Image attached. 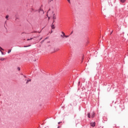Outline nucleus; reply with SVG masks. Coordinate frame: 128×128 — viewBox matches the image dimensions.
Masks as SVG:
<instances>
[{"label": "nucleus", "mask_w": 128, "mask_h": 128, "mask_svg": "<svg viewBox=\"0 0 128 128\" xmlns=\"http://www.w3.org/2000/svg\"><path fill=\"white\" fill-rule=\"evenodd\" d=\"M90 126H92V128H94L96 126V122H92L90 123Z\"/></svg>", "instance_id": "nucleus-1"}, {"label": "nucleus", "mask_w": 128, "mask_h": 128, "mask_svg": "<svg viewBox=\"0 0 128 128\" xmlns=\"http://www.w3.org/2000/svg\"><path fill=\"white\" fill-rule=\"evenodd\" d=\"M51 28H52L53 30L56 28V27L54 26V23H52V24L51 26Z\"/></svg>", "instance_id": "nucleus-2"}, {"label": "nucleus", "mask_w": 128, "mask_h": 128, "mask_svg": "<svg viewBox=\"0 0 128 128\" xmlns=\"http://www.w3.org/2000/svg\"><path fill=\"white\" fill-rule=\"evenodd\" d=\"M62 35H61V36H62V38H64V36H66V34H64V32H62Z\"/></svg>", "instance_id": "nucleus-3"}, {"label": "nucleus", "mask_w": 128, "mask_h": 128, "mask_svg": "<svg viewBox=\"0 0 128 128\" xmlns=\"http://www.w3.org/2000/svg\"><path fill=\"white\" fill-rule=\"evenodd\" d=\"M26 80V84H28L29 82H31L32 81V80L30 79V80Z\"/></svg>", "instance_id": "nucleus-4"}, {"label": "nucleus", "mask_w": 128, "mask_h": 128, "mask_svg": "<svg viewBox=\"0 0 128 128\" xmlns=\"http://www.w3.org/2000/svg\"><path fill=\"white\" fill-rule=\"evenodd\" d=\"M126 0H120V2H122V4H124V2H126Z\"/></svg>", "instance_id": "nucleus-5"}, {"label": "nucleus", "mask_w": 128, "mask_h": 128, "mask_svg": "<svg viewBox=\"0 0 128 128\" xmlns=\"http://www.w3.org/2000/svg\"><path fill=\"white\" fill-rule=\"evenodd\" d=\"M92 118H94V112H93L92 114Z\"/></svg>", "instance_id": "nucleus-6"}, {"label": "nucleus", "mask_w": 128, "mask_h": 128, "mask_svg": "<svg viewBox=\"0 0 128 128\" xmlns=\"http://www.w3.org/2000/svg\"><path fill=\"white\" fill-rule=\"evenodd\" d=\"M87 116H88V118H90V113H88Z\"/></svg>", "instance_id": "nucleus-7"}, {"label": "nucleus", "mask_w": 128, "mask_h": 128, "mask_svg": "<svg viewBox=\"0 0 128 128\" xmlns=\"http://www.w3.org/2000/svg\"><path fill=\"white\" fill-rule=\"evenodd\" d=\"M54 14H53L54 16L52 18L53 20H54L56 19V16H54Z\"/></svg>", "instance_id": "nucleus-8"}, {"label": "nucleus", "mask_w": 128, "mask_h": 128, "mask_svg": "<svg viewBox=\"0 0 128 128\" xmlns=\"http://www.w3.org/2000/svg\"><path fill=\"white\" fill-rule=\"evenodd\" d=\"M40 12H42V14H44V10L40 8Z\"/></svg>", "instance_id": "nucleus-9"}, {"label": "nucleus", "mask_w": 128, "mask_h": 128, "mask_svg": "<svg viewBox=\"0 0 128 128\" xmlns=\"http://www.w3.org/2000/svg\"><path fill=\"white\" fill-rule=\"evenodd\" d=\"M4 60H6V58H0V60H2V62H4Z\"/></svg>", "instance_id": "nucleus-10"}, {"label": "nucleus", "mask_w": 128, "mask_h": 128, "mask_svg": "<svg viewBox=\"0 0 128 128\" xmlns=\"http://www.w3.org/2000/svg\"><path fill=\"white\" fill-rule=\"evenodd\" d=\"M0 52H1L2 54V56H4V52H2V50H0Z\"/></svg>", "instance_id": "nucleus-11"}, {"label": "nucleus", "mask_w": 128, "mask_h": 128, "mask_svg": "<svg viewBox=\"0 0 128 128\" xmlns=\"http://www.w3.org/2000/svg\"><path fill=\"white\" fill-rule=\"evenodd\" d=\"M12 52V50H10L8 52V54H10V52Z\"/></svg>", "instance_id": "nucleus-12"}, {"label": "nucleus", "mask_w": 128, "mask_h": 128, "mask_svg": "<svg viewBox=\"0 0 128 128\" xmlns=\"http://www.w3.org/2000/svg\"><path fill=\"white\" fill-rule=\"evenodd\" d=\"M64 36V38H69L70 36L65 35Z\"/></svg>", "instance_id": "nucleus-13"}, {"label": "nucleus", "mask_w": 128, "mask_h": 128, "mask_svg": "<svg viewBox=\"0 0 128 128\" xmlns=\"http://www.w3.org/2000/svg\"><path fill=\"white\" fill-rule=\"evenodd\" d=\"M17 70H20V67H18V68H17Z\"/></svg>", "instance_id": "nucleus-14"}, {"label": "nucleus", "mask_w": 128, "mask_h": 128, "mask_svg": "<svg viewBox=\"0 0 128 128\" xmlns=\"http://www.w3.org/2000/svg\"><path fill=\"white\" fill-rule=\"evenodd\" d=\"M6 19L8 18V15H7V16H6Z\"/></svg>", "instance_id": "nucleus-15"}, {"label": "nucleus", "mask_w": 128, "mask_h": 128, "mask_svg": "<svg viewBox=\"0 0 128 128\" xmlns=\"http://www.w3.org/2000/svg\"><path fill=\"white\" fill-rule=\"evenodd\" d=\"M33 38H28L27 39V40H32Z\"/></svg>", "instance_id": "nucleus-16"}, {"label": "nucleus", "mask_w": 128, "mask_h": 128, "mask_svg": "<svg viewBox=\"0 0 128 128\" xmlns=\"http://www.w3.org/2000/svg\"><path fill=\"white\" fill-rule=\"evenodd\" d=\"M45 40H42L40 42L41 44H42L44 42Z\"/></svg>", "instance_id": "nucleus-17"}, {"label": "nucleus", "mask_w": 128, "mask_h": 128, "mask_svg": "<svg viewBox=\"0 0 128 128\" xmlns=\"http://www.w3.org/2000/svg\"><path fill=\"white\" fill-rule=\"evenodd\" d=\"M28 46H30V45H29V46H24V48H28Z\"/></svg>", "instance_id": "nucleus-18"}, {"label": "nucleus", "mask_w": 128, "mask_h": 128, "mask_svg": "<svg viewBox=\"0 0 128 128\" xmlns=\"http://www.w3.org/2000/svg\"><path fill=\"white\" fill-rule=\"evenodd\" d=\"M68 2H69V4H70V0H68Z\"/></svg>", "instance_id": "nucleus-19"}, {"label": "nucleus", "mask_w": 128, "mask_h": 128, "mask_svg": "<svg viewBox=\"0 0 128 128\" xmlns=\"http://www.w3.org/2000/svg\"><path fill=\"white\" fill-rule=\"evenodd\" d=\"M0 50H4V49L2 48V47L0 46Z\"/></svg>", "instance_id": "nucleus-20"}, {"label": "nucleus", "mask_w": 128, "mask_h": 128, "mask_svg": "<svg viewBox=\"0 0 128 128\" xmlns=\"http://www.w3.org/2000/svg\"><path fill=\"white\" fill-rule=\"evenodd\" d=\"M53 0H49V2H52Z\"/></svg>", "instance_id": "nucleus-21"}, {"label": "nucleus", "mask_w": 128, "mask_h": 128, "mask_svg": "<svg viewBox=\"0 0 128 128\" xmlns=\"http://www.w3.org/2000/svg\"><path fill=\"white\" fill-rule=\"evenodd\" d=\"M48 37H46V38H45V39H44V40H48Z\"/></svg>", "instance_id": "nucleus-22"}, {"label": "nucleus", "mask_w": 128, "mask_h": 128, "mask_svg": "<svg viewBox=\"0 0 128 128\" xmlns=\"http://www.w3.org/2000/svg\"><path fill=\"white\" fill-rule=\"evenodd\" d=\"M58 48L56 49V50H55V52H58Z\"/></svg>", "instance_id": "nucleus-23"}, {"label": "nucleus", "mask_w": 128, "mask_h": 128, "mask_svg": "<svg viewBox=\"0 0 128 128\" xmlns=\"http://www.w3.org/2000/svg\"><path fill=\"white\" fill-rule=\"evenodd\" d=\"M54 20H53V22H52V24H54Z\"/></svg>", "instance_id": "nucleus-24"}, {"label": "nucleus", "mask_w": 128, "mask_h": 128, "mask_svg": "<svg viewBox=\"0 0 128 128\" xmlns=\"http://www.w3.org/2000/svg\"><path fill=\"white\" fill-rule=\"evenodd\" d=\"M60 122H58V124H60Z\"/></svg>", "instance_id": "nucleus-25"}, {"label": "nucleus", "mask_w": 128, "mask_h": 128, "mask_svg": "<svg viewBox=\"0 0 128 128\" xmlns=\"http://www.w3.org/2000/svg\"><path fill=\"white\" fill-rule=\"evenodd\" d=\"M112 34V31L111 32L110 34Z\"/></svg>", "instance_id": "nucleus-26"}, {"label": "nucleus", "mask_w": 128, "mask_h": 128, "mask_svg": "<svg viewBox=\"0 0 128 128\" xmlns=\"http://www.w3.org/2000/svg\"><path fill=\"white\" fill-rule=\"evenodd\" d=\"M110 2V0H108V2Z\"/></svg>", "instance_id": "nucleus-27"}, {"label": "nucleus", "mask_w": 128, "mask_h": 128, "mask_svg": "<svg viewBox=\"0 0 128 128\" xmlns=\"http://www.w3.org/2000/svg\"><path fill=\"white\" fill-rule=\"evenodd\" d=\"M50 9H49V10H48V12H50Z\"/></svg>", "instance_id": "nucleus-28"}, {"label": "nucleus", "mask_w": 128, "mask_h": 128, "mask_svg": "<svg viewBox=\"0 0 128 128\" xmlns=\"http://www.w3.org/2000/svg\"><path fill=\"white\" fill-rule=\"evenodd\" d=\"M42 38H40V40Z\"/></svg>", "instance_id": "nucleus-29"}, {"label": "nucleus", "mask_w": 128, "mask_h": 128, "mask_svg": "<svg viewBox=\"0 0 128 128\" xmlns=\"http://www.w3.org/2000/svg\"><path fill=\"white\" fill-rule=\"evenodd\" d=\"M24 78H26V76H24Z\"/></svg>", "instance_id": "nucleus-30"}, {"label": "nucleus", "mask_w": 128, "mask_h": 128, "mask_svg": "<svg viewBox=\"0 0 128 128\" xmlns=\"http://www.w3.org/2000/svg\"><path fill=\"white\" fill-rule=\"evenodd\" d=\"M72 34V32H71L70 34Z\"/></svg>", "instance_id": "nucleus-31"}, {"label": "nucleus", "mask_w": 128, "mask_h": 128, "mask_svg": "<svg viewBox=\"0 0 128 128\" xmlns=\"http://www.w3.org/2000/svg\"><path fill=\"white\" fill-rule=\"evenodd\" d=\"M38 32L40 34V32Z\"/></svg>", "instance_id": "nucleus-32"}, {"label": "nucleus", "mask_w": 128, "mask_h": 128, "mask_svg": "<svg viewBox=\"0 0 128 128\" xmlns=\"http://www.w3.org/2000/svg\"><path fill=\"white\" fill-rule=\"evenodd\" d=\"M52 14H54V11H52Z\"/></svg>", "instance_id": "nucleus-33"}, {"label": "nucleus", "mask_w": 128, "mask_h": 128, "mask_svg": "<svg viewBox=\"0 0 128 128\" xmlns=\"http://www.w3.org/2000/svg\"><path fill=\"white\" fill-rule=\"evenodd\" d=\"M51 32H52V30L51 31Z\"/></svg>", "instance_id": "nucleus-34"}, {"label": "nucleus", "mask_w": 128, "mask_h": 128, "mask_svg": "<svg viewBox=\"0 0 128 128\" xmlns=\"http://www.w3.org/2000/svg\"><path fill=\"white\" fill-rule=\"evenodd\" d=\"M82 60H84V57H82Z\"/></svg>", "instance_id": "nucleus-35"}, {"label": "nucleus", "mask_w": 128, "mask_h": 128, "mask_svg": "<svg viewBox=\"0 0 128 128\" xmlns=\"http://www.w3.org/2000/svg\"><path fill=\"white\" fill-rule=\"evenodd\" d=\"M80 82H78V84H80Z\"/></svg>", "instance_id": "nucleus-36"}]
</instances>
